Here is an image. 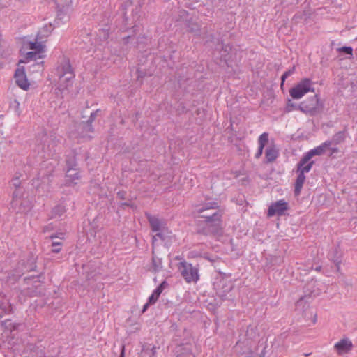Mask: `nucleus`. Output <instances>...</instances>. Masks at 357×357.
<instances>
[{"label":"nucleus","instance_id":"36","mask_svg":"<svg viewBox=\"0 0 357 357\" xmlns=\"http://www.w3.org/2000/svg\"><path fill=\"white\" fill-rule=\"evenodd\" d=\"M43 45L40 43L33 42L30 43V49L36 50V52L40 53L43 51Z\"/></svg>","mask_w":357,"mask_h":357},{"label":"nucleus","instance_id":"44","mask_svg":"<svg viewBox=\"0 0 357 357\" xmlns=\"http://www.w3.org/2000/svg\"><path fill=\"white\" fill-rule=\"evenodd\" d=\"M13 185L16 188V190L18 189L20 182L18 178H15L12 181Z\"/></svg>","mask_w":357,"mask_h":357},{"label":"nucleus","instance_id":"46","mask_svg":"<svg viewBox=\"0 0 357 357\" xmlns=\"http://www.w3.org/2000/svg\"><path fill=\"white\" fill-rule=\"evenodd\" d=\"M124 354H125V346L122 345L119 357H124Z\"/></svg>","mask_w":357,"mask_h":357},{"label":"nucleus","instance_id":"7","mask_svg":"<svg viewBox=\"0 0 357 357\" xmlns=\"http://www.w3.org/2000/svg\"><path fill=\"white\" fill-rule=\"evenodd\" d=\"M316 287V282H311L307 284L305 287V295L301 297L296 303V307L297 310H305L306 307H308V303H310V299L311 297H315L321 293V290L319 288L316 289L314 287Z\"/></svg>","mask_w":357,"mask_h":357},{"label":"nucleus","instance_id":"54","mask_svg":"<svg viewBox=\"0 0 357 357\" xmlns=\"http://www.w3.org/2000/svg\"><path fill=\"white\" fill-rule=\"evenodd\" d=\"M240 345H241V343L239 342H238L236 345V349H238L240 347Z\"/></svg>","mask_w":357,"mask_h":357},{"label":"nucleus","instance_id":"51","mask_svg":"<svg viewBox=\"0 0 357 357\" xmlns=\"http://www.w3.org/2000/svg\"><path fill=\"white\" fill-rule=\"evenodd\" d=\"M49 229H50L49 226H46V227H44V229H43V231H44V232H46V231H48Z\"/></svg>","mask_w":357,"mask_h":357},{"label":"nucleus","instance_id":"15","mask_svg":"<svg viewBox=\"0 0 357 357\" xmlns=\"http://www.w3.org/2000/svg\"><path fill=\"white\" fill-rule=\"evenodd\" d=\"M80 177L79 172L76 168L72 171L66 170L65 185L67 186L76 185V181L79 180Z\"/></svg>","mask_w":357,"mask_h":357},{"label":"nucleus","instance_id":"9","mask_svg":"<svg viewBox=\"0 0 357 357\" xmlns=\"http://www.w3.org/2000/svg\"><path fill=\"white\" fill-rule=\"evenodd\" d=\"M289 210V204L284 199L278 200L271 204L267 211L268 217L283 216Z\"/></svg>","mask_w":357,"mask_h":357},{"label":"nucleus","instance_id":"8","mask_svg":"<svg viewBox=\"0 0 357 357\" xmlns=\"http://www.w3.org/2000/svg\"><path fill=\"white\" fill-rule=\"evenodd\" d=\"M312 82L309 78H304L298 82L294 87L289 90L290 96L294 99H300L309 91L314 92V89L312 87Z\"/></svg>","mask_w":357,"mask_h":357},{"label":"nucleus","instance_id":"42","mask_svg":"<svg viewBox=\"0 0 357 357\" xmlns=\"http://www.w3.org/2000/svg\"><path fill=\"white\" fill-rule=\"evenodd\" d=\"M151 305H153V303H149V301L148 300L147 303L143 306L142 313H144Z\"/></svg>","mask_w":357,"mask_h":357},{"label":"nucleus","instance_id":"3","mask_svg":"<svg viewBox=\"0 0 357 357\" xmlns=\"http://www.w3.org/2000/svg\"><path fill=\"white\" fill-rule=\"evenodd\" d=\"M59 140L53 135H45L41 143L36 145V150L41 158L53 157L59 149Z\"/></svg>","mask_w":357,"mask_h":357},{"label":"nucleus","instance_id":"16","mask_svg":"<svg viewBox=\"0 0 357 357\" xmlns=\"http://www.w3.org/2000/svg\"><path fill=\"white\" fill-rule=\"evenodd\" d=\"M168 286L167 281H162L158 287L153 291L151 295L149 297V303L155 304L158 300L160 295L162 291Z\"/></svg>","mask_w":357,"mask_h":357},{"label":"nucleus","instance_id":"48","mask_svg":"<svg viewBox=\"0 0 357 357\" xmlns=\"http://www.w3.org/2000/svg\"><path fill=\"white\" fill-rule=\"evenodd\" d=\"M253 352L251 349H249V351L248 352L247 355L245 357H252Z\"/></svg>","mask_w":357,"mask_h":357},{"label":"nucleus","instance_id":"22","mask_svg":"<svg viewBox=\"0 0 357 357\" xmlns=\"http://www.w3.org/2000/svg\"><path fill=\"white\" fill-rule=\"evenodd\" d=\"M314 163V161H311L308 163L303 162L302 158L297 164V172H301L303 174L309 172L311 170Z\"/></svg>","mask_w":357,"mask_h":357},{"label":"nucleus","instance_id":"27","mask_svg":"<svg viewBox=\"0 0 357 357\" xmlns=\"http://www.w3.org/2000/svg\"><path fill=\"white\" fill-rule=\"evenodd\" d=\"M155 232L156 234L154 236H153V238H152V244L153 245H154L155 243L158 238H159L162 241H164L166 239L167 236L165 234V229H162V230H160V231H155Z\"/></svg>","mask_w":357,"mask_h":357},{"label":"nucleus","instance_id":"6","mask_svg":"<svg viewBox=\"0 0 357 357\" xmlns=\"http://www.w3.org/2000/svg\"><path fill=\"white\" fill-rule=\"evenodd\" d=\"M178 269L187 283L197 282L199 279V268L185 261L178 265Z\"/></svg>","mask_w":357,"mask_h":357},{"label":"nucleus","instance_id":"17","mask_svg":"<svg viewBox=\"0 0 357 357\" xmlns=\"http://www.w3.org/2000/svg\"><path fill=\"white\" fill-rule=\"evenodd\" d=\"M278 157V151L274 146H268L265 151L266 162H273Z\"/></svg>","mask_w":357,"mask_h":357},{"label":"nucleus","instance_id":"13","mask_svg":"<svg viewBox=\"0 0 357 357\" xmlns=\"http://www.w3.org/2000/svg\"><path fill=\"white\" fill-rule=\"evenodd\" d=\"M146 217L149 221L152 231H160L162 229H165V223L156 216L146 213Z\"/></svg>","mask_w":357,"mask_h":357},{"label":"nucleus","instance_id":"28","mask_svg":"<svg viewBox=\"0 0 357 357\" xmlns=\"http://www.w3.org/2000/svg\"><path fill=\"white\" fill-rule=\"evenodd\" d=\"M269 135L268 132H264L258 138V144L261 146V148H264L265 145L268 142Z\"/></svg>","mask_w":357,"mask_h":357},{"label":"nucleus","instance_id":"38","mask_svg":"<svg viewBox=\"0 0 357 357\" xmlns=\"http://www.w3.org/2000/svg\"><path fill=\"white\" fill-rule=\"evenodd\" d=\"M36 52H29L26 54V59L28 61L36 60L37 57H40Z\"/></svg>","mask_w":357,"mask_h":357},{"label":"nucleus","instance_id":"30","mask_svg":"<svg viewBox=\"0 0 357 357\" xmlns=\"http://www.w3.org/2000/svg\"><path fill=\"white\" fill-rule=\"evenodd\" d=\"M344 132L342 131H340L335 134L333 137V141L335 144H340L344 140Z\"/></svg>","mask_w":357,"mask_h":357},{"label":"nucleus","instance_id":"14","mask_svg":"<svg viewBox=\"0 0 357 357\" xmlns=\"http://www.w3.org/2000/svg\"><path fill=\"white\" fill-rule=\"evenodd\" d=\"M176 357H195L192 353L191 347L188 344H181L176 347L174 349Z\"/></svg>","mask_w":357,"mask_h":357},{"label":"nucleus","instance_id":"49","mask_svg":"<svg viewBox=\"0 0 357 357\" xmlns=\"http://www.w3.org/2000/svg\"><path fill=\"white\" fill-rule=\"evenodd\" d=\"M250 331L252 332L253 328L252 327H250V326H248V328H247V331H246V335H248V333H249Z\"/></svg>","mask_w":357,"mask_h":357},{"label":"nucleus","instance_id":"21","mask_svg":"<svg viewBox=\"0 0 357 357\" xmlns=\"http://www.w3.org/2000/svg\"><path fill=\"white\" fill-rule=\"evenodd\" d=\"M43 294V288L41 284L33 285L26 290V294L30 297L38 296Z\"/></svg>","mask_w":357,"mask_h":357},{"label":"nucleus","instance_id":"53","mask_svg":"<svg viewBox=\"0 0 357 357\" xmlns=\"http://www.w3.org/2000/svg\"><path fill=\"white\" fill-rule=\"evenodd\" d=\"M36 267V265L34 264V266L31 268H30V271H35V268Z\"/></svg>","mask_w":357,"mask_h":357},{"label":"nucleus","instance_id":"24","mask_svg":"<svg viewBox=\"0 0 357 357\" xmlns=\"http://www.w3.org/2000/svg\"><path fill=\"white\" fill-rule=\"evenodd\" d=\"M231 50V46L229 44L225 45L222 43L221 44V56L220 60L222 61H227L229 59V54Z\"/></svg>","mask_w":357,"mask_h":357},{"label":"nucleus","instance_id":"1","mask_svg":"<svg viewBox=\"0 0 357 357\" xmlns=\"http://www.w3.org/2000/svg\"><path fill=\"white\" fill-rule=\"evenodd\" d=\"M219 207V203L215 199L204 203L197 209L199 234L216 235L221 231L223 213Z\"/></svg>","mask_w":357,"mask_h":357},{"label":"nucleus","instance_id":"4","mask_svg":"<svg viewBox=\"0 0 357 357\" xmlns=\"http://www.w3.org/2000/svg\"><path fill=\"white\" fill-rule=\"evenodd\" d=\"M298 107L303 113L314 116L322 112L324 103L320 100L319 96L315 94L301 102Z\"/></svg>","mask_w":357,"mask_h":357},{"label":"nucleus","instance_id":"29","mask_svg":"<svg viewBox=\"0 0 357 357\" xmlns=\"http://www.w3.org/2000/svg\"><path fill=\"white\" fill-rule=\"evenodd\" d=\"M293 110H299L298 105L294 103L290 99H289L287 102L285 112H291Z\"/></svg>","mask_w":357,"mask_h":357},{"label":"nucleus","instance_id":"47","mask_svg":"<svg viewBox=\"0 0 357 357\" xmlns=\"http://www.w3.org/2000/svg\"><path fill=\"white\" fill-rule=\"evenodd\" d=\"M130 38H132V37H131V36H126V37H124V38H123V43H124L125 44L128 43H129V40H130Z\"/></svg>","mask_w":357,"mask_h":357},{"label":"nucleus","instance_id":"31","mask_svg":"<svg viewBox=\"0 0 357 357\" xmlns=\"http://www.w3.org/2000/svg\"><path fill=\"white\" fill-rule=\"evenodd\" d=\"M77 162L75 158L72 157L66 160V167L67 170L72 171L75 170V168L77 167Z\"/></svg>","mask_w":357,"mask_h":357},{"label":"nucleus","instance_id":"45","mask_svg":"<svg viewBox=\"0 0 357 357\" xmlns=\"http://www.w3.org/2000/svg\"><path fill=\"white\" fill-rule=\"evenodd\" d=\"M137 79L143 78L145 76V73H144L142 71L137 70Z\"/></svg>","mask_w":357,"mask_h":357},{"label":"nucleus","instance_id":"23","mask_svg":"<svg viewBox=\"0 0 357 357\" xmlns=\"http://www.w3.org/2000/svg\"><path fill=\"white\" fill-rule=\"evenodd\" d=\"M152 253L151 271L158 273L162 268V261L161 258H159L154 255V251H153Z\"/></svg>","mask_w":357,"mask_h":357},{"label":"nucleus","instance_id":"33","mask_svg":"<svg viewBox=\"0 0 357 357\" xmlns=\"http://www.w3.org/2000/svg\"><path fill=\"white\" fill-rule=\"evenodd\" d=\"M1 326L3 327L5 329L9 330L10 331L16 328L15 325L11 323L9 319H6L5 321H1Z\"/></svg>","mask_w":357,"mask_h":357},{"label":"nucleus","instance_id":"19","mask_svg":"<svg viewBox=\"0 0 357 357\" xmlns=\"http://www.w3.org/2000/svg\"><path fill=\"white\" fill-rule=\"evenodd\" d=\"M66 212V208L63 205L58 204L55 206L50 211L49 217L50 219L59 218Z\"/></svg>","mask_w":357,"mask_h":357},{"label":"nucleus","instance_id":"35","mask_svg":"<svg viewBox=\"0 0 357 357\" xmlns=\"http://www.w3.org/2000/svg\"><path fill=\"white\" fill-rule=\"evenodd\" d=\"M337 51L341 53L348 54L351 56H353V48L351 47L344 46L339 47L337 49Z\"/></svg>","mask_w":357,"mask_h":357},{"label":"nucleus","instance_id":"34","mask_svg":"<svg viewBox=\"0 0 357 357\" xmlns=\"http://www.w3.org/2000/svg\"><path fill=\"white\" fill-rule=\"evenodd\" d=\"M63 245V243L59 241H53L52 243V247L53 248L52 249V252L53 253H59L61 250V246Z\"/></svg>","mask_w":357,"mask_h":357},{"label":"nucleus","instance_id":"12","mask_svg":"<svg viewBox=\"0 0 357 357\" xmlns=\"http://www.w3.org/2000/svg\"><path fill=\"white\" fill-rule=\"evenodd\" d=\"M352 347L351 341L347 338L342 339L334 345V349L339 355L347 354L351 350Z\"/></svg>","mask_w":357,"mask_h":357},{"label":"nucleus","instance_id":"26","mask_svg":"<svg viewBox=\"0 0 357 357\" xmlns=\"http://www.w3.org/2000/svg\"><path fill=\"white\" fill-rule=\"evenodd\" d=\"M0 310H2L4 314H8L13 312V307L9 302L0 300Z\"/></svg>","mask_w":357,"mask_h":357},{"label":"nucleus","instance_id":"20","mask_svg":"<svg viewBox=\"0 0 357 357\" xmlns=\"http://www.w3.org/2000/svg\"><path fill=\"white\" fill-rule=\"evenodd\" d=\"M185 26L188 32L194 34H199L200 33V25L192 19L186 20Z\"/></svg>","mask_w":357,"mask_h":357},{"label":"nucleus","instance_id":"43","mask_svg":"<svg viewBox=\"0 0 357 357\" xmlns=\"http://www.w3.org/2000/svg\"><path fill=\"white\" fill-rule=\"evenodd\" d=\"M335 266H337V269L340 268V264L341 263V259H340V257H336V258H334L333 259Z\"/></svg>","mask_w":357,"mask_h":357},{"label":"nucleus","instance_id":"40","mask_svg":"<svg viewBox=\"0 0 357 357\" xmlns=\"http://www.w3.org/2000/svg\"><path fill=\"white\" fill-rule=\"evenodd\" d=\"M126 195H127L126 191L123 190H119V191L117 192V194H116L117 197H118L119 199H122V200L126 199Z\"/></svg>","mask_w":357,"mask_h":357},{"label":"nucleus","instance_id":"10","mask_svg":"<svg viewBox=\"0 0 357 357\" xmlns=\"http://www.w3.org/2000/svg\"><path fill=\"white\" fill-rule=\"evenodd\" d=\"M14 78L16 84L23 90L27 91L29 89L30 84L28 82L25 69L24 66H18L15 70Z\"/></svg>","mask_w":357,"mask_h":357},{"label":"nucleus","instance_id":"32","mask_svg":"<svg viewBox=\"0 0 357 357\" xmlns=\"http://www.w3.org/2000/svg\"><path fill=\"white\" fill-rule=\"evenodd\" d=\"M295 71V66H293L291 67L290 69H289L288 70L285 71L283 75H282V77H281V86H282L284 85V82L285 81V79L289 77V76H291Z\"/></svg>","mask_w":357,"mask_h":357},{"label":"nucleus","instance_id":"39","mask_svg":"<svg viewBox=\"0 0 357 357\" xmlns=\"http://www.w3.org/2000/svg\"><path fill=\"white\" fill-rule=\"evenodd\" d=\"M65 234L63 232H57L54 234H52L50 236L51 239L54 238H59L60 240H62L64 238Z\"/></svg>","mask_w":357,"mask_h":357},{"label":"nucleus","instance_id":"50","mask_svg":"<svg viewBox=\"0 0 357 357\" xmlns=\"http://www.w3.org/2000/svg\"><path fill=\"white\" fill-rule=\"evenodd\" d=\"M66 3H68V5L69 6L70 4L72 5L73 4V0H65Z\"/></svg>","mask_w":357,"mask_h":357},{"label":"nucleus","instance_id":"11","mask_svg":"<svg viewBox=\"0 0 357 357\" xmlns=\"http://www.w3.org/2000/svg\"><path fill=\"white\" fill-rule=\"evenodd\" d=\"M332 142L331 141H326L321 145L310 150L303 156V162H308V161L314 155H323L326 152V149L329 148Z\"/></svg>","mask_w":357,"mask_h":357},{"label":"nucleus","instance_id":"52","mask_svg":"<svg viewBox=\"0 0 357 357\" xmlns=\"http://www.w3.org/2000/svg\"><path fill=\"white\" fill-rule=\"evenodd\" d=\"M122 206H129V204L127 203V202H123L121 204Z\"/></svg>","mask_w":357,"mask_h":357},{"label":"nucleus","instance_id":"18","mask_svg":"<svg viewBox=\"0 0 357 357\" xmlns=\"http://www.w3.org/2000/svg\"><path fill=\"white\" fill-rule=\"evenodd\" d=\"M298 176L295 181V188H294V193L296 195H299L303 185L305 181V174H303L301 172H297Z\"/></svg>","mask_w":357,"mask_h":357},{"label":"nucleus","instance_id":"5","mask_svg":"<svg viewBox=\"0 0 357 357\" xmlns=\"http://www.w3.org/2000/svg\"><path fill=\"white\" fill-rule=\"evenodd\" d=\"M11 207L20 213H27L33 207L32 202L28 197H24L21 189L13 192Z\"/></svg>","mask_w":357,"mask_h":357},{"label":"nucleus","instance_id":"41","mask_svg":"<svg viewBox=\"0 0 357 357\" xmlns=\"http://www.w3.org/2000/svg\"><path fill=\"white\" fill-rule=\"evenodd\" d=\"M264 149V148H261V146H259L258 150H257V153H255V158L258 159V158H259L261 156V155L263 153Z\"/></svg>","mask_w":357,"mask_h":357},{"label":"nucleus","instance_id":"25","mask_svg":"<svg viewBox=\"0 0 357 357\" xmlns=\"http://www.w3.org/2000/svg\"><path fill=\"white\" fill-rule=\"evenodd\" d=\"M98 112V110H96V112H93L91 114L89 119L87 120L86 123L84 124V128H83L86 131L91 132H93L92 123L95 120Z\"/></svg>","mask_w":357,"mask_h":357},{"label":"nucleus","instance_id":"2","mask_svg":"<svg viewBox=\"0 0 357 357\" xmlns=\"http://www.w3.org/2000/svg\"><path fill=\"white\" fill-rule=\"evenodd\" d=\"M56 74L59 77L60 90H64L72 85L75 74L70 61L63 59L56 69Z\"/></svg>","mask_w":357,"mask_h":357},{"label":"nucleus","instance_id":"55","mask_svg":"<svg viewBox=\"0 0 357 357\" xmlns=\"http://www.w3.org/2000/svg\"><path fill=\"white\" fill-rule=\"evenodd\" d=\"M337 148L332 149V152H337Z\"/></svg>","mask_w":357,"mask_h":357},{"label":"nucleus","instance_id":"37","mask_svg":"<svg viewBox=\"0 0 357 357\" xmlns=\"http://www.w3.org/2000/svg\"><path fill=\"white\" fill-rule=\"evenodd\" d=\"M30 357H45V352L42 349L33 347V350L31 351V356Z\"/></svg>","mask_w":357,"mask_h":357}]
</instances>
